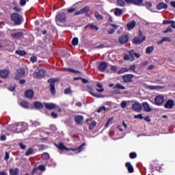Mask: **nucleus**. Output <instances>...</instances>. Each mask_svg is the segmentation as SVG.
Instances as JSON below:
<instances>
[{
  "mask_svg": "<svg viewBox=\"0 0 175 175\" xmlns=\"http://www.w3.org/2000/svg\"><path fill=\"white\" fill-rule=\"evenodd\" d=\"M19 146L21 147V148L22 150H25V148H26L25 145L23 144V143H19Z\"/></svg>",
  "mask_w": 175,
  "mask_h": 175,
  "instance_id": "obj_60",
  "label": "nucleus"
},
{
  "mask_svg": "<svg viewBox=\"0 0 175 175\" xmlns=\"http://www.w3.org/2000/svg\"><path fill=\"white\" fill-rule=\"evenodd\" d=\"M30 61L31 62H32L33 64L36 62V61H38V58L35 56H33L30 58Z\"/></svg>",
  "mask_w": 175,
  "mask_h": 175,
  "instance_id": "obj_51",
  "label": "nucleus"
},
{
  "mask_svg": "<svg viewBox=\"0 0 175 175\" xmlns=\"http://www.w3.org/2000/svg\"><path fill=\"white\" fill-rule=\"evenodd\" d=\"M173 106H174V101L173 100H168L165 105V109H172Z\"/></svg>",
  "mask_w": 175,
  "mask_h": 175,
  "instance_id": "obj_15",
  "label": "nucleus"
},
{
  "mask_svg": "<svg viewBox=\"0 0 175 175\" xmlns=\"http://www.w3.org/2000/svg\"><path fill=\"white\" fill-rule=\"evenodd\" d=\"M145 6L147 9H151V8H152V3H151V2H146Z\"/></svg>",
  "mask_w": 175,
  "mask_h": 175,
  "instance_id": "obj_45",
  "label": "nucleus"
},
{
  "mask_svg": "<svg viewBox=\"0 0 175 175\" xmlns=\"http://www.w3.org/2000/svg\"><path fill=\"white\" fill-rule=\"evenodd\" d=\"M133 3L134 5H137V6H142L140 5V3L139 2H137V1H136V0H133V3Z\"/></svg>",
  "mask_w": 175,
  "mask_h": 175,
  "instance_id": "obj_59",
  "label": "nucleus"
},
{
  "mask_svg": "<svg viewBox=\"0 0 175 175\" xmlns=\"http://www.w3.org/2000/svg\"><path fill=\"white\" fill-rule=\"evenodd\" d=\"M11 37L14 39H20V38H23V32L12 33Z\"/></svg>",
  "mask_w": 175,
  "mask_h": 175,
  "instance_id": "obj_18",
  "label": "nucleus"
},
{
  "mask_svg": "<svg viewBox=\"0 0 175 175\" xmlns=\"http://www.w3.org/2000/svg\"><path fill=\"white\" fill-rule=\"evenodd\" d=\"M72 44L73 46H77L79 44V38H74L72 41Z\"/></svg>",
  "mask_w": 175,
  "mask_h": 175,
  "instance_id": "obj_36",
  "label": "nucleus"
},
{
  "mask_svg": "<svg viewBox=\"0 0 175 175\" xmlns=\"http://www.w3.org/2000/svg\"><path fill=\"white\" fill-rule=\"evenodd\" d=\"M129 40V36L128 35H124L119 38V42L121 44H125Z\"/></svg>",
  "mask_w": 175,
  "mask_h": 175,
  "instance_id": "obj_11",
  "label": "nucleus"
},
{
  "mask_svg": "<svg viewBox=\"0 0 175 175\" xmlns=\"http://www.w3.org/2000/svg\"><path fill=\"white\" fill-rule=\"evenodd\" d=\"M126 167H127L129 173H133V167L132 166V165H131V163H126Z\"/></svg>",
  "mask_w": 175,
  "mask_h": 175,
  "instance_id": "obj_23",
  "label": "nucleus"
},
{
  "mask_svg": "<svg viewBox=\"0 0 175 175\" xmlns=\"http://www.w3.org/2000/svg\"><path fill=\"white\" fill-rule=\"evenodd\" d=\"M129 71V69H128V68H122L120 70L118 71V75H122V73H125Z\"/></svg>",
  "mask_w": 175,
  "mask_h": 175,
  "instance_id": "obj_37",
  "label": "nucleus"
},
{
  "mask_svg": "<svg viewBox=\"0 0 175 175\" xmlns=\"http://www.w3.org/2000/svg\"><path fill=\"white\" fill-rule=\"evenodd\" d=\"M120 105H121V107L122 109H125V107H126V105H127L126 101H122Z\"/></svg>",
  "mask_w": 175,
  "mask_h": 175,
  "instance_id": "obj_54",
  "label": "nucleus"
},
{
  "mask_svg": "<svg viewBox=\"0 0 175 175\" xmlns=\"http://www.w3.org/2000/svg\"><path fill=\"white\" fill-rule=\"evenodd\" d=\"M21 105L22 107H24V109H29V103L27 101H23L21 103Z\"/></svg>",
  "mask_w": 175,
  "mask_h": 175,
  "instance_id": "obj_30",
  "label": "nucleus"
},
{
  "mask_svg": "<svg viewBox=\"0 0 175 175\" xmlns=\"http://www.w3.org/2000/svg\"><path fill=\"white\" fill-rule=\"evenodd\" d=\"M4 159L5 161H8V159H9V153L8 152H5V156L4 157Z\"/></svg>",
  "mask_w": 175,
  "mask_h": 175,
  "instance_id": "obj_64",
  "label": "nucleus"
},
{
  "mask_svg": "<svg viewBox=\"0 0 175 175\" xmlns=\"http://www.w3.org/2000/svg\"><path fill=\"white\" fill-rule=\"evenodd\" d=\"M167 32H173V29H172V28L169 27L165 29V31H164V33H167Z\"/></svg>",
  "mask_w": 175,
  "mask_h": 175,
  "instance_id": "obj_58",
  "label": "nucleus"
},
{
  "mask_svg": "<svg viewBox=\"0 0 175 175\" xmlns=\"http://www.w3.org/2000/svg\"><path fill=\"white\" fill-rule=\"evenodd\" d=\"M90 94L92 95V96H94L95 98H105V96L102 94H95L93 92H90Z\"/></svg>",
  "mask_w": 175,
  "mask_h": 175,
  "instance_id": "obj_32",
  "label": "nucleus"
},
{
  "mask_svg": "<svg viewBox=\"0 0 175 175\" xmlns=\"http://www.w3.org/2000/svg\"><path fill=\"white\" fill-rule=\"evenodd\" d=\"M72 93V90H70V88H66L64 90V94H66V95H69V94Z\"/></svg>",
  "mask_w": 175,
  "mask_h": 175,
  "instance_id": "obj_50",
  "label": "nucleus"
},
{
  "mask_svg": "<svg viewBox=\"0 0 175 175\" xmlns=\"http://www.w3.org/2000/svg\"><path fill=\"white\" fill-rule=\"evenodd\" d=\"M164 100H165V98H163V96H161V95L157 96L154 98L155 103L159 106L162 105V103H163Z\"/></svg>",
  "mask_w": 175,
  "mask_h": 175,
  "instance_id": "obj_9",
  "label": "nucleus"
},
{
  "mask_svg": "<svg viewBox=\"0 0 175 175\" xmlns=\"http://www.w3.org/2000/svg\"><path fill=\"white\" fill-rule=\"evenodd\" d=\"M129 70H131L134 73H136V66L135 65L130 66Z\"/></svg>",
  "mask_w": 175,
  "mask_h": 175,
  "instance_id": "obj_47",
  "label": "nucleus"
},
{
  "mask_svg": "<svg viewBox=\"0 0 175 175\" xmlns=\"http://www.w3.org/2000/svg\"><path fill=\"white\" fill-rule=\"evenodd\" d=\"M163 42H169L170 43L172 42V39L169 37H163Z\"/></svg>",
  "mask_w": 175,
  "mask_h": 175,
  "instance_id": "obj_48",
  "label": "nucleus"
},
{
  "mask_svg": "<svg viewBox=\"0 0 175 175\" xmlns=\"http://www.w3.org/2000/svg\"><path fill=\"white\" fill-rule=\"evenodd\" d=\"M114 88H118V90H125L124 85H121V83H117Z\"/></svg>",
  "mask_w": 175,
  "mask_h": 175,
  "instance_id": "obj_38",
  "label": "nucleus"
},
{
  "mask_svg": "<svg viewBox=\"0 0 175 175\" xmlns=\"http://www.w3.org/2000/svg\"><path fill=\"white\" fill-rule=\"evenodd\" d=\"M34 74L37 79H42V77H44V75H46V71L44 70H36Z\"/></svg>",
  "mask_w": 175,
  "mask_h": 175,
  "instance_id": "obj_7",
  "label": "nucleus"
},
{
  "mask_svg": "<svg viewBox=\"0 0 175 175\" xmlns=\"http://www.w3.org/2000/svg\"><path fill=\"white\" fill-rule=\"evenodd\" d=\"M126 27L128 28V30L131 31V29H133L134 27H136V22L135 21H133L129 23L126 25Z\"/></svg>",
  "mask_w": 175,
  "mask_h": 175,
  "instance_id": "obj_19",
  "label": "nucleus"
},
{
  "mask_svg": "<svg viewBox=\"0 0 175 175\" xmlns=\"http://www.w3.org/2000/svg\"><path fill=\"white\" fill-rule=\"evenodd\" d=\"M163 24H175V21H174L164 20L163 22Z\"/></svg>",
  "mask_w": 175,
  "mask_h": 175,
  "instance_id": "obj_46",
  "label": "nucleus"
},
{
  "mask_svg": "<svg viewBox=\"0 0 175 175\" xmlns=\"http://www.w3.org/2000/svg\"><path fill=\"white\" fill-rule=\"evenodd\" d=\"M144 40H146V37H135L133 39V43L135 44H140L142 43H143V42H144Z\"/></svg>",
  "mask_w": 175,
  "mask_h": 175,
  "instance_id": "obj_10",
  "label": "nucleus"
},
{
  "mask_svg": "<svg viewBox=\"0 0 175 175\" xmlns=\"http://www.w3.org/2000/svg\"><path fill=\"white\" fill-rule=\"evenodd\" d=\"M33 152V149L32 148H29L28 150L25 152V155L26 157H29V155H31V154H32Z\"/></svg>",
  "mask_w": 175,
  "mask_h": 175,
  "instance_id": "obj_40",
  "label": "nucleus"
},
{
  "mask_svg": "<svg viewBox=\"0 0 175 175\" xmlns=\"http://www.w3.org/2000/svg\"><path fill=\"white\" fill-rule=\"evenodd\" d=\"M157 10H161V9H167V4L165 3H160L157 5Z\"/></svg>",
  "mask_w": 175,
  "mask_h": 175,
  "instance_id": "obj_20",
  "label": "nucleus"
},
{
  "mask_svg": "<svg viewBox=\"0 0 175 175\" xmlns=\"http://www.w3.org/2000/svg\"><path fill=\"white\" fill-rule=\"evenodd\" d=\"M114 14L117 16H121V14H122V10L120 8H115Z\"/></svg>",
  "mask_w": 175,
  "mask_h": 175,
  "instance_id": "obj_25",
  "label": "nucleus"
},
{
  "mask_svg": "<svg viewBox=\"0 0 175 175\" xmlns=\"http://www.w3.org/2000/svg\"><path fill=\"white\" fill-rule=\"evenodd\" d=\"M0 140H1L2 142H5V140H6V135H1L0 137Z\"/></svg>",
  "mask_w": 175,
  "mask_h": 175,
  "instance_id": "obj_63",
  "label": "nucleus"
},
{
  "mask_svg": "<svg viewBox=\"0 0 175 175\" xmlns=\"http://www.w3.org/2000/svg\"><path fill=\"white\" fill-rule=\"evenodd\" d=\"M98 69L100 72H105L107 69V64L105 62L100 63Z\"/></svg>",
  "mask_w": 175,
  "mask_h": 175,
  "instance_id": "obj_12",
  "label": "nucleus"
},
{
  "mask_svg": "<svg viewBox=\"0 0 175 175\" xmlns=\"http://www.w3.org/2000/svg\"><path fill=\"white\" fill-rule=\"evenodd\" d=\"M95 17L99 21H101L102 20H103V16L100 15V14H99L98 12H95Z\"/></svg>",
  "mask_w": 175,
  "mask_h": 175,
  "instance_id": "obj_33",
  "label": "nucleus"
},
{
  "mask_svg": "<svg viewBox=\"0 0 175 175\" xmlns=\"http://www.w3.org/2000/svg\"><path fill=\"white\" fill-rule=\"evenodd\" d=\"M114 32H116V30H114V29L111 28L108 30L109 35H113Z\"/></svg>",
  "mask_w": 175,
  "mask_h": 175,
  "instance_id": "obj_56",
  "label": "nucleus"
},
{
  "mask_svg": "<svg viewBox=\"0 0 175 175\" xmlns=\"http://www.w3.org/2000/svg\"><path fill=\"white\" fill-rule=\"evenodd\" d=\"M129 57L131 58V62L135 61V51L131 50L129 52Z\"/></svg>",
  "mask_w": 175,
  "mask_h": 175,
  "instance_id": "obj_22",
  "label": "nucleus"
},
{
  "mask_svg": "<svg viewBox=\"0 0 175 175\" xmlns=\"http://www.w3.org/2000/svg\"><path fill=\"white\" fill-rule=\"evenodd\" d=\"M96 87H98V89H96V91L98 92H103L105 91V89L103 88V85L100 83H97Z\"/></svg>",
  "mask_w": 175,
  "mask_h": 175,
  "instance_id": "obj_28",
  "label": "nucleus"
},
{
  "mask_svg": "<svg viewBox=\"0 0 175 175\" xmlns=\"http://www.w3.org/2000/svg\"><path fill=\"white\" fill-rule=\"evenodd\" d=\"M89 27L92 31H99V27H98L96 25H95L94 23H91L89 25Z\"/></svg>",
  "mask_w": 175,
  "mask_h": 175,
  "instance_id": "obj_29",
  "label": "nucleus"
},
{
  "mask_svg": "<svg viewBox=\"0 0 175 175\" xmlns=\"http://www.w3.org/2000/svg\"><path fill=\"white\" fill-rule=\"evenodd\" d=\"M44 105L47 110H54V109H56V107L58 109V106L55 105L54 103H44Z\"/></svg>",
  "mask_w": 175,
  "mask_h": 175,
  "instance_id": "obj_13",
  "label": "nucleus"
},
{
  "mask_svg": "<svg viewBox=\"0 0 175 175\" xmlns=\"http://www.w3.org/2000/svg\"><path fill=\"white\" fill-rule=\"evenodd\" d=\"M66 18L65 14L61 12L56 16V23H65Z\"/></svg>",
  "mask_w": 175,
  "mask_h": 175,
  "instance_id": "obj_5",
  "label": "nucleus"
},
{
  "mask_svg": "<svg viewBox=\"0 0 175 175\" xmlns=\"http://www.w3.org/2000/svg\"><path fill=\"white\" fill-rule=\"evenodd\" d=\"M42 157L43 159H50V154L49 153H43L42 154Z\"/></svg>",
  "mask_w": 175,
  "mask_h": 175,
  "instance_id": "obj_43",
  "label": "nucleus"
},
{
  "mask_svg": "<svg viewBox=\"0 0 175 175\" xmlns=\"http://www.w3.org/2000/svg\"><path fill=\"white\" fill-rule=\"evenodd\" d=\"M38 170H41V172H44L46 170V167L44 165H39L38 168H34L33 170V173L38 172Z\"/></svg>",
  "mask_w": 175,
  "mask_h": 175,
  "instance_id": "obj_26",
  "label": "nucleus"
},
{
  "mask_svg": "<svg viewBox=\"0 0 175 175\" xmlns=\"http://www.w3.org/2000/svg\"><path fill=\"white\" fill-rule=\"evenodd\" d=\"M0 76L2 79H8V76H9V70H0Z\"/></svg>",
  "mask_w": 175,
  "mask_h": 175,
  "instance_id": "obj_16",
  "label": "nucleus"
},
{
  "mask_svg": "<svg viewBox=\"0 0 175 175\" xmlns=\"http://www.w3.org/2000/svg\"><path fill=\"white\" fill-rule=\"evenodd\" d=\"M133 77H135V75L132 74H129L122 76V79L124 83H132V79H133Z\"/></svg>",
  "mask_w": 175,
  "mask_h": 175,
  "instance_id": "obj_6",
  "label": "nucleus"
},
{
  "mask_svg": "<svg viewBox=\"0 0 175 175\" xmlns=\"http://www.w3.org/2000/svg\"><path fill=\"white\" fill-rule=\"evenodd\" d=\"M84 120V118L83 116L78 115L75 116V121L78 125H83V121Z\"/></svg>",
  "mask_w": 175,
  "mask_h": 175,
  "instance_id": "obj_14",
  "label": "nucleus"
},
{
  "mask_svg": "<svg viewBox=\"0 0 175 175\" xmlns=\"http://www.w3.org/2000/svg\"><path fill=\"white\" fill-rule=\"evenodd\" d=\"M124 61H130L131 62V57H129V55H124Z\"/></svg>",
  "mask_w": 175,
  "mask_h": 175,
  "instance_id": "obj_53",
  "label": "nucleus"
},
{
  "mask_svg": "<svg viewBox=\"0 0 175 175\" xmlns=\"http://www.w3.org/2000/svg\"><path fill=\"white\" fill-rule=\"evenodd\" d=\"M77 9L76 8H70L67 10L68 13H73V12H76Z\"/></svg>",
  "mask_w": 175,
  "mask_h": 175,
  "instance_id": "obj_44",
  "label": "nucleus"
},
{
  "mask_svg": "<svg viewBox=\"0 0 175 175\" xmlns=\"http://www.w3.org/2000/svg\"><path fill=\"white\" fill-rule=\"evenodd\" d=\"M34 106L36 109H43L44 107L43 104L38 101L34 103Z\"/></svg>",
  "mask_w": 175,
  "mask_h": 175,
  "instance_id": "obj_27",
  "label": "nucleus"
},
{
  "mask_svg": "<svg viewBox=\"0 0 175 175\" xmlns=\"http://www.w3.org/2000/svg\"><path fill=\"white\" fill-rule=\"evenodd\" d=\"M11 18L14 23H15V25H20L23 22V16L18 13H14L11 15Z\"/></svg>",
  "mask_w": 175,
  "mask_h": 175,
  "instance_id": "obj_2",
  "label": "nucleus"
},
{
  "mask_svg": "<svg viewBox=\"0 0 175 175\" xmlns=\"http://www.w3.org/2000/svg\"><path fill=\"white\" fill-rule=\"evenodd\" d=\"M96 126V122L95 121H92L89 125V129L92 130Z\"/></svg>",
  "mask_w": 175,
  "mask_h": 175,
  "instance_id": "obj_34",
  "label": "nucleus"
},
{
  "mask_svg": "<svg viewBox=\"0 0 175 175\" xmlns=\"http://www.w3.org/2000/svg\"><path fill=\"white\" fill-rule=\"evenodd\" d=\"M56 147L59 148V150H61V151H64L65 150L66 151H69V150H71V151H77V153L81 152L83 151L84 147H85V144H83L81 145L78 148H68L65 145H64L63 143H59L58 144H55Z\"/></svg>",
  "mask_w": 175,
  "mask_h": 175,
  "instance_id": "obj_1",
  "label": "nucleus"
},
{
  "mask_svg": "<svg viewBox=\"0 0 175 175\" xmlns=\"http://www.w3.org/2000/svg\"><path fill=\"white\" fill-rule=\"evenodd\" d=\"M147 88L149 90H159V88H161L160 86H154V85H148Z\"/></svg>",
  "mask_w": 175,
  "mask_h": 175,
  "instance_id": "obj_41",
  "label": "nucleus"
},
{
  "mask_svg": "<svg viewBox=\"0 0 175 175\" xmlns=\"http://www.w3.org/2000/svg\"><path fill=\"white\" fill-rule=\"evenodd\" d=\"M152 51H154V46H148L146 48V54H151V53H152Z\"/></svg>",
  "mask_w": 175,
  "mask_h": 175,
  "instance_id": "obj_31",
  "label": "nucleus"
},
{
  "mask_svg": "<svg viewBox=\"0 0 175 175\" xmlns=\"http://www.w3.org/2000/svg\"><path fill=\"white\" fill-rule=\"evenodd\" d=\"M66 72H70L71 73H80L78 70H75L70 68H65Z\"/></svg>",
  "mask_w": 175,
  "mask_h": 175,
  "instance_id": "obj_42",
  "label": "nucleus"
},
{
  "mask_svg": "<svg viewBox=\"0 0 175 175\" xmlns=\"http://www.w3.org/2000/svg\"><path fill=\"white\" fill-rule=\"evenodd\" d=\"M134 118H139V120H143V115L142 114L135 115L134 116Z\"/></svg>",
  "mask_w": 175,
  "mask_h": 175,
  "instance_id": "obj_57",
  "label": "nucleus"
},
{
  "mask_svg": "<svg viewBox=\"0 0 175 175\" xmlns=\"http://www.w3.org/2000/svg\"><path fill=\"white\" fill-rule=\"evenodd\" d=\"M86 12H88V7H85L81 10V13L82 14H84V13H86Z\"/></svg>",
  "mask_w": 175,
  "mask_h": 175,
  "instance_id": "obj_49",
  "label": "nucleus"
},
{
  "mask_svg": "<svg viewBox=\"0 0 175 175\" xmlns=\"http://www.w3.org/2000/svg\"><path fill=\"white\" fill-rule=\"evenodd\" d=\"M10 173L11 175H18V173H20V170L18 168H16L15 170L10 169Z\"/></svg>",
  "mask_w": 175,
  "mask_h": 175,
  "instance_id": "obj_24",
  "label": "nucleus"
},
{
  "mask_svg": "<svg viewBox=\"0 0 175 175\" xmlns=\"http://www.w3.org/2000/svg\"><path fill=\"white\" fill-rule=\"evenodd\" d=\"M57 81H59V79H50L48 80V83H50V90H51V92L52 94V95H55V83H57Z\"/></svg>",
  "mask_w": 175,
  "mask_h": 175,
  "instance_id": "obj_3",
  "label": "nucleus"
},
{
  "mask_svg": "<svg viewBox=\"0 0 175 175\" xmlns=\"http://www.w3.org/2000/svg\"><path fill=\"white\" fill-rule=\"evenodd\" d=\"M132 109L134 111H140L143 109V106H142L140 103L136 102L133 105Z\"/></svg>",
  "mask_w": 175,
  "mask_h": 175,
  "instance_id": "obj_8",
  "label": "nucleus"
},
{
  "mask_svg": "<svg viewBox=\"0 0 175 175\" xmlns=\"http://www.w3.org/2000/svg\"><path fill=\"white\" fill-rule=\"evenodd\" d=\"M26 4H27V1H25V0H21L20 1L21 6H25Z\"/></svg>",
  "mask_w": 175,
  "mask_h": 175,
  "instance_id": "obj_55",
  "label": "nucleus"
},
{
  "mask_svg": "<svg viewBox=\"0 0 175 175\" xmlns=\"http://www.w3.org/2000/svg\"><path fill=\"white\" fill-rule=\"evenodd\" d=\"M25 76V71L23 70V68H19L16 73V76L14 77L15 80H18L21 79V77H24Z\"/></svg>",
  "mask_w": 175,
  "mask_h": 175,
  "instance_id": "obj_4",
  "label": "nucleus"
},
{
  "mask_svg": "<svg viewBox=\"0 0 175 175\" xmlns=\"http://www.w3.org/2000/svg\"><path fill=\"white\" fill-rule=\"evenodd\" d=\"M142 106L144 107V111H146L148 113V112L151 111V110H152V109L151 108L150 105H148L147 103V102L143 103Z\"/></svg>",
  "mask_w": 175,
  "mask_h": 175,
  "instance_id": "obj_17",
  "label": "nucleus"
},
{
  "mask_svg": "<svg viewBox=\"0 0 175 175\" xmlns=\"http://www.w3.org/2000/svg\"><path fill=\"white\" fill-rule=\"evenodd\" d=\"M25 96L31 99V98H33V90H27L25 93Z\"/></svg>",
  "mask_w": 175,
  "mask_h": 175,
  "instance_id": "obj_21",
  "label": "nucleus"
},
{
  "mask_svg": "<svg viewBox=\"0 0 175 175\" xmlns=\"http://www.w3.org/2000/svg\"><path fill=\"white\" fill-rule=\"evenodd\" d=\"M16 54H18V55H25L27 53L24 51H16Z\"/></svg>",
  "mask_w": 175,
  "mask_h": 175,
  "instance_id": "obj_39",
  "label": "nucleus"
},
{
  "mask_svg": "<svg viewBox=\"0 0 175 175\" xmlns=\"http://www.w3.org/2000/svg\"><path fill=\"white\" fill-rule=\"evenodd\" d=\"M111 70H112V72H116V71H117V66H112L111 67Z\"/></svg>",
  "mask_w": 175,
  "mask_h": 175,
  "instance_id": "obj_61",
  "label": "nucleus"
},
{
  "mask_svg": "<svg viewBox=\"0 0 175 175\" xmlns=\"http://www.w3.org/2000/svg\"><path fill=\"white\" fill-rule=\"evenodd\" d=\"M51 117H53V118H57V117H58V115L54 112H52Z\"/></svg>",
  "mask_w": 175,
  "mask_h": 175,
  "instance_id": "obj_62",
  "label": "nucleus"
},
{
  "mask_svg": "<svg viewBox=\"0 0 175 175\" xmlns=\"http://www.w3.org/2000/svg\"><path fill=\"white\" fill-rule=\"evenodd\" d=\"M117 5L122 8L125 6V1L124 0H117Z\"/></svg>",
  "mask_w": 175,
  "mask_h": 175,
  "instance_id": "obj_35",
  "label": "nucleus"
},
{
  "mask_svg": "<svg viewBox=\"0 0 175 175\" xmlns=\"http://www.w3.org/2000/svg\"><path fill=\"white\" fill-rule=\"evenodd\" d=\"M136 157H137L136 152L130 153V158H131V159H135V158H136Z\"/></svg>",
  "mask_w": 175,
  "mask_h": 175,
  "instance_id": "obj_52",
  "label": "nucleus"
}]
</instances>
